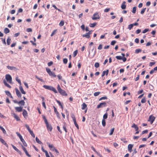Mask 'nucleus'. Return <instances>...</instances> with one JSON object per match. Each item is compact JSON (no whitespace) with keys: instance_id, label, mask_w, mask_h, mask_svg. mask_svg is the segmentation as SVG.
I'll return each mask as SVG.
<instances>
[{"instance_id":"nucleus-44","label":"nucleus","mask_w":157,"mask_h":157,"mask_svg":"<svg viewBox=\"0 0 157 157\" xmlns=\"http://www.w3.org/2000/svg\"><path fill=\"white\" fill-rule=\"evenodd\" d=\"M146 9V8L143 9L140 12V13L143 14L145 12Z\"/></svg>"},{"instance_id":"nucleus-14","label":"nucleus","mask_w":157,"mask_h":157,"mask_svg":"<svg viewBox=\"0 0 157 157\" xmlns=\"http://www.w3.org/2000/svg\"><path fill=\"white\" fill-rule=\"evenodd\" d=\"M22 114L25 118L27 117L28 116V113L27 111L25 109L23 110Z\"/></svg>"},{"instance_id":"nucleus-48","label":"nucleus","mask_w":157,"mask_h":157,"mask_svg":"<svg viewBox=\"0 0 157 157\" xmlns=\"http://www.w3.org/2000/svg\"><path fill=\"white\" fill-rule=\"evenodd\" d=\"M74 124H75V126H76V127L78 128V129L79 128V126H78V124L77 123H76V121H74Z\"/></svg>"},{"instance_id":"nucleus-31","label":"nucleus","mask_w":157,"mask_h":157,"mask_svg":"<svg viewBox=\"0 0 157 157\" xmlns=\"http://www.w3.org/2000/svg\"><path fill=\"white\" fill-rule=\"evenodd\" d=\"M36 142L39 144H42L40 140L37 137L36 138Z\"/></svg>"},{"instance_id":"nucleus-27","label":"nucleus","mask_w":157,"mask_h":157,"mask_svg":"<svg viewBox=\"0 0 157 157\" xmlns=\"http://www.w3.org/2000/svg\"><path fill=\"white\" fill-rule=\"evenodd\" d=\"M97 25L96 23H91L90 24V26L91 27H94Z\"/></svg>"},{"instance_id":"nucleus-38","label":"nucleus","mask_w":157,"mask_h":157,"mask_svg":"<svg viewBox=\"0 0 157 157\" xmlns=\"http://www.w3.org/2000/svg\"><path fill=\"white\" fill-rule=\"evenodd\" d=\"M141 49H136L135 50V53L137 54L141 52Z\"/></svg>"},{"instance_id":"nucleus-47","label":"nucleus","mask_w":157,"mask_h":157,"mask_svg":"<svg viewBox=\"0 0 157 157\" xmlns=\"http://www.w3.org/2000/svg\"><path fill=\"white\" fill-rule=\"evenodd\" d=\"M53 107L54 109V112L56 114H58V112L56 108L54 106H53Z\"/></svg>"},{"instance_id":"nucleus-9","label":"nucleus","mask_w":157,"mask_h":157,"mask_svg":"<svg viewBox=\"0 0 157 157\" xmlns=\"http://www.w3.org/2000/svg\"><path fill=\"white\" fill-rule=\"evenodd\" d=\"M7 67L8 69L10 70H11L16 71L18 70L17 68L13 66H7Z\"/></svg>"},{"instance_id":"nucleus-26","label":"nucleus","mask_w":157,"mask_h":157,"mask_svg":"<svg viewBox=\"0 0 157 157\" xmlns=\"http://www.w3.org/2000/svg\"><path fill=\"white\" fill-rule=\"evenodd\" d=\"M4 32L5 33L7 34L10 32V30L8 28H6L4 29Z\"/></svg>"},{"instance_id":"nucleus-53","label":"nucleus","mask_w":157,"mask_h":157,"mask_svg":"<svg viewBox=\"0 0 157 157\" xmlns=\"http://www.w3.org/2000/svg\"><path fill=\"white\" fill-rule=\"evenodd\" d=\"M107 99V98L106 97H103L100 98L99 99V101H101L102 100H105Z\"/></svg>"},{"instance_id":"nucleus-13","label":"nucleus","mask_w":157,"mask_h":157,"mask_svg":"<svg viewBox=\"0 0 157 157\" xmlns=\"http://www.w3.org/2000/svg\"><path fill=\"white\" fill-rule=\"evenodd\" d=\"M0 141L1 142L5 145L6 147H8V145L7 143H6L5 141L2 138H0Z\"/></svg>"},{"instance_id":"nucleus-17","label":"nucleus","mask_w":157,"mask_h":157,"mask_svg":"<svg viewBox=\"0 0 157 157\" xmlns=\"http://www.w3.org/2000/svg\"><path fill=\"white\" fill-rule=\"evenodd\" d=\"M126 2L124 1L122 3L121 5V8L122 9H125L126 8V5H125Z\"/></svg>"},{"instance_id":"nucleus-19","label":"nucleus","mask_w":157,"mask_h":157,"mask_svg":"<svg viewBox=\"0 0 157 157\" xmlns=\"http://www.w3.org/2000/svg\"><path fill=\"white\" fill-rule=\"evenodd\" d=\"M13 114L14 117L16 120L17 121H20L19 117L16 114L14 113Z\"/></svg>"},{"instance_id":"nucleus-42","label":"nucleus","mask_w":157,"mask_h":157,"mask_svg":"<svg viewBox=\"0 0 157 157\" xmlns=\"http://www.w3.org/2000/svg\"><path fill=\"white\" fill-rule=\"evenodd\" d=\"M64 25V22L63 21H60V22L59 23V25L60 26H63Z\"/></svg>"},{"instance_id":"nucleus-21","label":"nucleus","mask_w":157,"mask_h":157,"mask_svg":"<svg viewBox=\"0 0 157 157\" xmlns=\"http://www.w3.org/2000/svg\"><path fill=\"white\" fill-rule=\"evenodd\" d=\"M46 125L48 130H50V131H51L52 129V127L51 125L48 124Z\"/></svg>"},{"instance_id":"nucleus-15","label":"nucleus","mask_w":157,"mask_h":157,"mask_svg":"<svg viewBox=\"0 0 157 157\" xmlns=\"http://www.w3.org/2000/svg\"><path fill=\"white\" fill-rule=\"evenodd\" d=\"M11 146H12L13 148L15 151H17L19 154H21V151L19 150H18L16 147H15L13 144H11Z\"/></svg>"},{"instance_id":"nucleus-4","label":"nucleus","mask_w":157,"mask_h":157,"mask_svg":"<svg viewBox=\"0 0 157 157\" xmlns=\"http://www.w3.org/2000/svg\"><path fill=\"white\" fill-rule=\"evenodd\" d=\"M46 71L49 74V75L51 76H53V77H56V75H55V73L52 72L50 70V69L48 68H46Z\"/></svg>"},{"instance_id":"nucleus-61","label":"nucleus","mask_w":157,"mask_h":157,"mask_svg":"<svg viewBox=\"0 0 157 157\" xmlns=\"http://www.w3.org/2000/svg\"><path fill=\"white\" fill-rule=\"evenodd\" d=\"M116 41H115V40H113V41H112V42H111V44L112 45H114L116 43Z\"/></svg>"},{"instance_id":"nucleus-35","label":"nucleus","mask_w":157,"mask_h":157,"mask_svg":"<svg viewBox=\"0 0 157 157\" xmlns=\"http://www.w3.org/2000/svg\"><path fill=\"white\" fill-rule=\"evenodd\" d=\"M21 141L23 145L24 146H27V144L26 143V142H25V141L24 139Z\"/></svg>"},{"instance_id":"nucleus-1","label":"nucleus","mask_w":157,"mask_h":157,"mask_svg":"<svg viewBox=\"0 0 157 157\" xmlns=\"http://www.w3.org/2000/svg\"><path fill=\"white\" fill-rule=\"evenodd\" d=\"M43 87L45 89L48 90H52L55 93H57V91L56 89L55 88H54L53 86H49L46 85H44L43 86Z\"/></svg>"},{"instance_id":"nucleus-25","label":"nucleus","mask_w":157,"mask_h":157,"mask_svg":"<svg viewBox=\"0 0 157 157\" xmlns=\"http://www.w3.org/2000/svg\"><path fill=\"white\" fill-rule=\"evenodd\" d=\"M25 102L23 100H21L19 101L18 102L19 105H25Z\"/></svg>"},{"instance_id":"nucleus-20","label":"nucleus","mask_w":157,"mask_h":157,"mask_svg":"<svg viewBox=\"0 0 157 157\" xmlns=\"http://www.w3.org/2000/svg\"><path fill=\"white\" fill-rule=\"evenodd\" d=\"M19 88L20 90L21 93L22 94H25V93H26L24 91V90L22 88V87L21 86H20Z\"/></svg>"},{"instance_id":"nucleus-41","label":"nucleus","mask_w":157,"mask_h":157,"mask_svg":"<svg viewBox=\"0 0 157 157\" xmlns=\"http://www.w3.org/2000/svg\"><path fill=\"white\" fill-rule=\"evenodd\" d=\"M136 7H134L132 8V12L133 13H135L136 12Z\"/></svg>"},{"instance_id":"nucleus-33","label":"nucleus","mask_w":157,"mask_h":157,"mask_svg":"<svg viewBox=\"0 0 157 157\" xmlns=\"http://www.w3.org/2000/svg\"><path fill=\"white\" fill-rule=\"evenodd\" d=\"M5 92L6 94L8 96H11V94L9 91H5Z\"/></svg>"},{"instance_id":"nucleus-49","label":"nucleus","mask_w":157,"mask_h":157,"mask_svg":"<svg viewBox=\"0 0 157 157\" xmlns=\"http://www.w3.org/2000/svg\"><path fill=\"white\" fill-rule=\"evenodd\" d=\"M29 132L30 133V134L34 138L35 137V135L32 131L31 130V131H30Z\"/></svg>"},{"instance_id":"nucleus-37","label":"nucleus","mask_w":157,"mask_h":157,"mask_svg":"<svg viewBox=\"0 0 157 157\" xmlns=\"http://www.w3.org/2000/svg\"><path fill=\"white\" fill-rule=\"evenodd\" d=\"M78 52V50H76L75 51L73 52V56L74 57H75L76 56V55L77 54Z\"/></svg>"},{"instance_id":"nucleus-64","label":"nucleus","mask_w":157,"mask_h":157,"mask_svg":"<svg viewBox=\"0 0 157 157\" xmlns=\"http://www.w3.org/2000/svg\"><path fill=\"white\" fill-rule=\"evenodd\" d=\"M71 117L72 118V119H73V121H76L75 117V116L74 115H72L71 116Z\"/></svg>"},{"instance_id":"nucleus-40","label":"nucleus","mask_w":157,"mask_h":157,"mask_svg":"<svg viewBox=\"0 0 157 157\" xmlns=\"http://www.w3.org/2000/svg\"><path fill=\"white\" fill-rule=\"evenodd\" d=\"M100 94V92H96L94 93V96L96 97V96H98Z\"/></svg>"},{"instance_id":"nucleus-39","label":"nucleus","mask_w":157,"mask_h":157,"mask_svg":"<svg viewBox=\"0 0 157 157\" xmlns=\"http://www.w3.org/2000/svg\"><path fill=\"white\" fill-rule=\"evenodd\" d=\"M133 26V25L132 24H130L128 25V29L130 30Z\"/></svg>"},{"instance_id":"nucleus-34","label":"nucleus","mask_w":157,"mask_h":157,"mask_svg":"<svg viewBox=\"0 0 157 157\" xmlns=\"http://www.w3.org/2000/svg\"><path fill=\"white\" fill-rule=\"evenodd\" d=\"M57 29H55L52 32V34L51 35V36H52L54 34H55L56 32Z\"/></svg>"},{"instance_id":"nucleus-58","label":"nucleus","mask_w":157,"mask_h":157,"mask_svg":"<svg viewBox=\"0 0 157 157\" xmlns=\"http://www.w3.org/2000/svg\"><path fill=\"white\" fill-rule=\"evenodd\" d=\"M53 64V62L52 61H50L48 63V66H50L52 65Z\"/></svg>"},{"instance_id":"nucleus-32","label":"nucleus","mask_w":157,"mask_h":157,"mask_svg":"<svg viewBox=\"0 0 157 157\" xmlns=\"http://www.w3.org/2000/svg\"><path fill=\"white\" fill-rule=\"evenodd\" d=\"M102 125L103 126L105 127V126L106 123L105 120L103 119L102 121Z\"/></svg>"},{"instance_id":"nucleus-62","label":"nucleus","mask_w":157,"mask_h":157,"mask_svg":"<svg viewBox=\"0 0 157 157\" xmlns=\"http://www.w3.org/2000/svg\"><path fill=\"white\" fill-rule=\"evenodd\" d=\"M63 128L64 130L65 131V132H67V130L66 128V126L65 125V124H64V125L63 126Z\"/></svg>"},{"instance_id":"nucleus-16","label":"nucleus","mask_w":157,"mask_h":157,"mask_svg":"<svg viewBox=\"0 0 157 157\" xmlns=\"http://www.w3.org/2000/svg\"><path fill=\"white\" fill-rule=\"evenodd\" d=\"M133 146V145L132 144H129L128 146V151L131 152L132 151V148Z\"/></svg>"},{"instance_id":"nucleus-60","label":"nucleus","mask_w":157,"mask_h":157,"mask_svg":"<svg viewBox=\"0 0 157 157\" xmlns=\"http://www.w3.org/2000/svg\"><path fill=\"white\" fill-rule=\"evenodd\" d=\"M146 100L144 98H143L141 100V102L142 103H144L146 102Z\"/></svg>"},{"instance_id":"nucleus-52","label":"nucleus","mask_w":157,"mask_h":157,"mask_svg":"<svg viewBox=\"0 0 157 157\" xmlns=\"http://www.w3.org/2000/svg\"><path fill=\"white\" fill-rule=\"evenodd\" d=\"M116 58L118 60H121L122 57L121 56H116Z\"/></svg>"},{"instance_id":"nucleus-10","label":"nucleus","mask_w":157,"mask_h":157,"mask_svg":"<svg viewBox=\"0 0 157 157\" xmlns=\"http://www.w3.org/2000/svg\"><path fill=\"white\" fill-rule=\"evenodd\" d=\"M91 34V33L90 31H89V32L86 33V34H83L82 35V36L83 37H85L87 38H89L90 37V35Z\"/></svg>"},{"instance_id":"nucleus-29","label":"nucleus","mask_w":157,"mask_h":157,"mask_svg":"<svg viewBox=\"0 0 157 157\" xmlns=\"http://www.w3.org/2000/svg\"><path fill=\"white\" fill-rule=\"evenodd\" d=\"M91 148L92 149V150L93 151H94L95 152V153L96 154H97L98 155H99V154H100L97 151H96V150H95V149L92 146L91 147Z\"/></svg>"},{"instance_id":"nucleus-63","label":"nucleus","mask_w":157,"mask_h":157,"mask_svg":"<svg viewBox=\"0 0 157 157\" xmlns=\"http://www.w3.org/2000/svg\"><path fill=\"white\" fill-rule=\"evenodd\" d=\"M155 63V62H151L149 63V66L151 67L152 65H154Z\"/></svg>"},{"instance_id":"nucleus-45","label":"nucleus","mask_w":157,"mask_h":157,"mask_svg":"<svg viewBox=\"0 0 157 157\" xmlns=\"http://www.w3.org/2000/svg\"><path fill=\"white\" fill-rule=\"evenodd\" d=\"M47 144L48 145V147L50 149H51L54 147L53 145L50 144L48 143H47Z\"/></svg>"},{"instance_id":"nucleus-24","label":"nucleus","mask_w":157,"mask_h":157,"mask_svg":"<svg viewBox=\"0 0 157 157\" xmlns=\"http://www.w3.org/2000/svg\"><path fill=\"white\" fill-rule=\"evenodd\" d=\"M82 110H84L85 109L87 108V105L85 103H83L82 104Z\"/></svg>"},{"instance_id":"nucleus-7","label":"nucleus","mask_w":157,"mask_h":157,"mask_svg":"<svg viewBox=\"0 0 157 157\" xmlns=\"http://www.w3.org/2000/svg\"><path fill=\"white\" fill-rule=\"evenodd\" d=\"M155 117L151 115L149 116L148 121L150 122L151 124H152L155 121Z\"/></svg>"},{"instance_id":"nucleus-22","label":"nucleus","mask_w":157,"mask_h":157,"mask_svg":"<svg viewBox=\"0 0 157 157\" xmlns=\"http://www.w3.org/2000/svg\"><path fill=\"white\" fill-rule=\"evenodd\" d=\"M132 127L135 128L136 131H138V129H139V128H138V127L137 126V125H136L134 123L133 124V125L132 126Z\"/></svg>"},{"instance_id":"nucleus-2","label":"nucleus","mask_w":157,"mask_h":157,"mask_svg":"<svg viewBox=\"0 0 157 157\" xmlns=\"http://www.w3.org/2000/svg\"><path fill=\"white\" fill-rule=\"evenodd\" d=\"M57 89L59 92L63 96H67V94L66 92L61 89L60 87L59 84L57 86Z\"/></svg>"},{"instance_id":"nucleus-3","label":"nucleus","mask_w":157,"mask_h":157,"mask_svg":"<svg viewBox=\"0 0 157 157\" xmlns=\"http://www.w3.org/2000/svg\"><path fill=\"white\" fill-rule=\"evenodd\" d=\"M89 54H91L92 57H94L95 55L96 51V48L95 47H93L92 49L89 51Z\"/></svg>"},{"instance_id":"nucleus-18","label":"nucleus","mask_w":157,"mask_h":157,"mask_svg":"<svg viewBox=\"0 0 157 157\" xmlns=\"http://www.w3.org/2000/svg\"><path fill=\"white\" fill-rule=\"evenodd\" d=\"M108 72L109 71L108 70H107L106 71H103L101 75V76L103 77L105 75H107L108 74Z\"/></svg>"},{"instance_id":"nucleus-59","label":"nucleus","mask_w":157,"mask_h":157,"mask_svg":"<svg viewBox=\"0 0 157 157\" xmlns=\"http://www.w3.org/2000/svg\"><path fill=\"white\" fill-rule=\"evenodd\" d=\"M26 31L28 32H32V29L31 28H27L26 29Z\"/></svg>"},{"instance_id":"nucleus-50","label":"nucleus","mask_w":157,"mask_h":157,"mask_svg":"<svg viewBox=\"0 0 157 157\" xmlns=\"http://www.w3.org/2000/svg\"><path fill=\"white\" fill-rule=\"evenodd\" d=\"M114 128H112L111 130V132H110V133L109 134V135H112L113 134V132L114 131Z\"/></svg>"},{"instance_id":"nucleus-57","label":"nucleus","mask_w":157,"mask_h":157,"mask_svg":"<svg viewBox=\"0 0 157 157\" xmlns=\"http://www.w3.org/2000/svg\"><path fill=\"white\" fill-rule=\"evenodd\" d=\"M67 62V59L66 58H64L63 59V62L64 64H66Z\"/></svg>"},{"instance_id":"nucleus-11","label":"nucleus","mask_w":157,"mask_h":157,"mask_svg":"<svg viewBox=\"0 0 157 157\" xmlns=\"http://www.w3.org/2000/svg\"><path fill=\"white\" fill-rule=\"evenodd\" d=\"M15 90V91H16V94H17V96H18V97L19 98L21 97V94L20 92H19V91L18 90V89L17 88H16Z\"/></svg>"},{"instance_id":"nucleus-6","label":"nucleus","mask_w":157,"mask_h":157,"mask_svg":"<svg viewBox=\"0 0 157 157\" xmlns=\"http://www.w3.org/2000/svg\"><path fill=\"white\" fill-rule=\"evenodd\" d=\"M5 78L7 82L11 83L12 82V78L11 75L9 74H6L5 76Z\"/></svg>"},{"instance_id":"nucleus-28","label":"nucleus","mask_w":157,"mask_h":157,"mask_svg":"<svg viewBox=\"0 0 157 157\" xmlns=\"http://www.w3.org/2000/svg\"><path fill=\"white\" fill-rule=\"evenodd\" d=\"M11 40L10 38L9 37H8V38H7V40H6L7 44L8 45H9L10 44Z\"/></svg>"},{"instance_id":"nucleus-56","label":"nucleus","mask_w":157,"mask_h":157,"mask_svg":"<svg viewBox=\"0 0 157 157\" xmlns=\"http://www.w3.org/2000/svg\"><path fill=\"white\" fill-rule=\"evenodd\" d=\"M102 48V45L101 44H100L98 47V49L99 50H101Z\"/></svg>"},{"instance_id":"nucleus-51","label":"nucleus","mask_w":157,"mask_h":157,"mask_svg":"<svg viewBox=\"0 0 157 157\" xmlns=\"http://www.w3.org/2000/svg\"><path fill=\"white\" fill-rule=\"evenodd\" d=\"M99 63H98V62L95 63L94 64V66L95 67L98 68L99 67Z\"/></svg>"},{"instance_id":"nucleus-43","label":"nucleus","mask_w":157,"mask_h":157,"mask_svg":"<svg viewBox=\"0 0 157 157\" xmlns=\"http://www.w3.org/2000/svg\"><path fill=\"white\" fill-rule=\"evenodd\" d=\"M108 117V114L107 113H105L103 116V119L105 120V119H106Z\"/></svg>"},{"instance_id":"nucleus-8","label":"nucleus","mask_w":157,"mask_h":157,"mask_svg":"<svg viewBox=\"0 0 157 157\" xmlns=\"http://www.w3.org/2000/svg\"><path fill=\"white\" fill-rule=\"evenodd\" d=\"M106 103L105 102H103L100 103L99 105H98L97 106V108L99 109L100 108H102L106 106Z\"/></svg>"},{"instance_id":"nucleus-54","label":"nucleus","mask_w":157,"mask_h":157,"mask_svg":"<svg viewBox=\"0 0 157 157\" xmlns=\"http://www.w3.org/2000/svg\"><path fill=\"white\" fill-rule=\"evenodd\" d=\"M149 31V29H145L144 30H143V31L142 32V33H146V32H147L148 31Z\"/></svg>"},{"instance_id":"nucleus-55","label":"nucleus","mask_w":157,"mask_h":157,"mask_svg":"<svg viewBox=\"0 0 157 157\" xmlns=\"http://www.w3.org/2000/svg\"><path fill=\"white\" fill-rule=\"evenodd\" d=\"M0 129L4 133H6V131L4 129V128L2 127Z\"/></svg>"},{"instance_id":"nucleus-36","label":"nucleus","mask_w":157,"mask_h":157,"mask_svg":"<svg viewBox=\"0 0 157 157\" xmlns=\"http://www.w3.org/2000/svg\"><path fill=\"white\" fill-rule=\"evenodd\" d=\"M16 81L18 82V83L20 85H21V82L20 79H19L18 77H17L16 78Z\"/></svg>"},{"instance_id":"nucleus-23","label":"nucleus","mask_w":157,"mask_h":157,"mask_svg":"<svg viewBox=\"0 0 157 157\" xmlns=\"http://www.w3.org/2000/svg\"><path fill=\"white\" fill-rule=\"evenodd\" d=\"M3 83H4V85L6 86H7V87H8L9 88H11V86L6 82L5 80H3Z\"/></svg>"},{"instance_id":"nucleus-46","label":"nucleus","mask_w":157,"mask_h":157,"mask_svg":"<svg viewBox=\"0 0 157 157\" xmlns=\"http://www.w3.org/2000/svg\"><path fill=\"white\" fill-rule=\"evenodd\" d=\"M25 127L27 128V129H28L29 132H30V131H31V130L30 129L29 126L27 125V124H25Z\"/></svg>"},{"instance_id":"nucleus-12","label":"nucleus","mask_w":157,"mask_h":157,"mask_svg":"<svg viewBox=\"0 0 157 157\" xmlns=\"http://www.w3.org/2000/svg\"><path fill=\"white\" fill-rule=\"evenodd\" d=\"M23 107H15L16 110L18 112H21L22 111Z\"/></svg>"},{"instance_id":"nucleus-30","label":"nucleus","mask_w":157,"mask_h":157,"mask_svg":"<svg viewBox=\"0 0 157 157\" xmlns=\"http://www.w3.org/2000/svg\"><path fill=\"white\" fill-rule=\"evenodd\" d=\"M58 104L59 105H60L61 106V108L62 109H63V106L61 104L60 101L58 100H56Z\"/></svg>"},{"instance_id":"nucleus-5","label":"nucleus","mask_w":157,"mask_h":157,"mask_svg":"<svg viewBox=\"0 0 157 157\" xmlns=\"http://www.w3.org/2000/svg\"><path fill=\"white\" fill-rule=\"evenodd\" d=\"M100 17L98 12H96L94 13L93 16L92 17L93 20H95L100 19Z\"/></svg>"}]
</instances>
